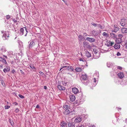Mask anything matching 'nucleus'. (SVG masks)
Returning a JSON list of instances; mask_svg holds the SVG:
<instances>
[{
	"label": "nucleus",
	"instance_id": "f257e3e1",
	"mask_svg": "<svg viewBox=\"0 0 127 127\" xmlns=\"http://www.w3.org/2000/svg\"><path fill=\"white\" fill-rule=\"evenodd\" d=\"M85 99V96L83 95L82 93H80L77 98V99L75 103L78 105H79L83 103Z\"/></svg>",
	"mask_w": 127,
	"mask_h": 127
},
{
	"label": "nucleus",
	"instance_id": "f03ea898",
	"mask_svg": "<svg viewBox=\"0 0 127 127\" xmlns=\"http://www.w3.org/2000/svg\"><path fill=\"white\" fill-rule=\"evenodd\" d=\"M70 106L65 104L63 105V113L65 115H68L69 114L70 111L69 109H70Z\"/></svg>",
	"mask_w": 127,
	"mask_h": 127
},
{
	"label": "nucleus",
	"instance_id": "7ed1b4c3",
	"mask_svg": "<svg viewBox=\"0 0 127 127\" xmlns=\"http://www.w3.org/2000/svg\"><path fill=\"white\" fill-rule=\"evenodd\" d=\"M81 79L82 80H84V82L85 85H87L89 83V81L86 74H82L81 76Z\"/></svg>",
	"mask_w": 127,
	"mask_h": 127
},
{
	"label": "nucleus",
	"instance_id": "20e7f679",
	"mask_svg": "<svg viewBox=\"0 0 127 127\" xmlns=\"http://www.w3.org/2000/svg\"><path fill=\"white\" fill-rule=\"evenodd\" d=\"M2 33L3 34L2 38L4 39L5 40L8 39V38L9 37V32L8 31H1Z\"/></svg>",
	"mask_w": 127,
	"mask_h": 127
},
{
	"label": "nucleus",
	"instance_id": "39448f33",
	"mask_svg": "<svg viewBox=\"0 0 127 127\" xmlns=\"http://www.w3.org/2000/svg\"><path fill=\"white\" fill-rule=\"evenodd\" d=\"M93 51L94 52L95 55H94V58L92 59V60L93 59V58L94 59H97L98 58L100 57V55L99 53L98 54V56H96V54H97L98 52V51L96 49H94Z\"/></svg>",
	"mask_w": 127,
	"mask_h": 127
},
{
	"label": "nucleus",
	"instance_id": "423d86ee",
	"mask_svg": "<svg viewBox=\"0 0 127 127\" xmlns=\"http://www.w3.org/2000/svg\"><path fill=\"white\" fill-rule=\"evenodd\" d=\"M28 43L29 44L28 46L29 49L32 48L35 45V43L33 40H30V41L28 42Z\"/></svg>",
	"mask_w": 127,
	"mask_h": 127
},
{
	"label": "nucleus",
	"instance_id": "0eeeda50",
	"mask_svg": "<svg viewBox=\"0 0 127 127\" xmlns=\"http://www.w3.org/2000/svg\"><path fill=\"white\" fill-rule=\"evenodd\" d=\"M83 46L85 48H90L91 46L89 44V43L86 41H84L83 42Z\"/></svg>",
	"mask_w": 127,
	"mask_h": 127
},
{
	"label": "nucleus",
	"instance_id": "6e6552de",
	"mask_svg": "<svg viewBox=\"0 0 127 127\" xmlns=\"http://www.w3.org/2000/svg\"><path fill=\"white\" fill-rule=\"evenodd\" d=\"M120 23L121 26L124 27L126 23V19L123 18L121 19Z\"/></svg>",
	"mask_w": 127,
	"mask_h": 127
},
{
	"label": "nucleus",
	"instance_id": "1a4fd4ad",
	"mask_svg": "<svg viewBox=\"0 0 127 127\" xmlns=\"http://www.w3.org/2000/svg\"><path fill=\"white\" fill-rule=\"evenodd\" d=\"M114 29L112 30V32H116L119 30L120 28L117 25H114Z\"/></svg>",
	"mask_w": 127,
	"mask_h": 127
},
{
	"label": "nucleus",
	"instance_id": "9d476101",
	"mask_svg": "<svg viewBox=\"0 0 127 127\" xmlns=\"http://www.w3.org/2000/svg\"><path fill=\"white\" fill-rule=\"evenodd\" d=\"M82 118L81 117H78L75 119L74 122L76 123H78L81 121Z\"/></svg>",
	"mask_w": 127,
	"mask_h": 127
},
{
	"label": "nucleus",
	"instance_id": "9b49d317",
	"mask_svg": "<svg viewBox=\"0 0 127 127\" xmlns=\"http://www.w3.org/2000/svg\"><path fill=\"white\" fill-rule=\"evenodd\" d=\"M114 43L113 42H111L109 40H107L106 41V45L108 47L111 46L114 44Z\"/></svg>",
	"mask_w": 127,
	"mask_h": 127
},
{
	"label": "nucleus",
	"instance_id": "f8f14e48",
	"mask_svg": "<svg viewBox=\"0 0 127 127\" xmlns=\"http://www.w3.org/2000/svg\"><path fill=\"white\" fill-rule=\"evenodd\" d=\"M85 40H87L91 42H94L95 41V39L93 38H90L88 37L86 39H85Z\"/></svg>",
	"mask_w": 127,
	"mask_h": 127
},
{
	"label": "nucleus",
	"instance_id": "ddd939ff",
	"mask_svg": "<svg viewBox=\"0 0 127 127\" xmlns=\"http://www.w3.org/2000/svg\"><path fill=\"white\" fill-rule=\"evenodd\" d=\"M120 44L118 43H116L114 46V48L116 49H120Z\"/></svg>",
	"mask_w": 127,
	"mask_h": 127
},
{
	"label": "nucleus",
	"instance_id": "4468645a",
	"mask_svg": "<svg viewBox=\"0 0 127 127\" xmlns=\"http://www.w3.org/2000/svg\"><path fill=\"white\" fill-rule=\"evenodd\" d=\"M118 75L120 79L123 78L124 76V75L123 73L121 72L119 73L118 74Z\"/></svg>",
	"mask_w": 127,
	"mask_h": 127
},
{
	"label": "nucleus",
	"instance_id": "2eb2a0df",
	"mask_svg": "<svg viewBox=\"0 0 127 127\" xmlns=\"http://www.w3.org/2000/svg\"><path fill=\"white\" fill-rule=\"evenodd\" d=\"M43 48H40V46H39V44H38V46L36 49V50L37 52H40L43 51Z\"/></svg>",
	"mask_w": 127,
	"mask_h": 127
},
{
	"label": "nucleus",
	"instance_id": "dca6fc26",
	"mask_svg": "<svg viewBox=\"0 0 127 127\" xmlns=\"http://www.w3.org/2000/svg\"><path fill=\"white\" fill-rule=\"evenodd\" d=\"M121 32L122 33H127V28L124 27L121 29Z\"/></svg>",
	"mask_w": 127,
	"mask_h": 127
},
{
	"label": "nucleus",
	"instance_id": "f3484780",
	"mask_svg": "<svg viewBox=\"0 0 127 127\" xmlns=\"http://www.w3.org/2000/svg\"><path fill=\"white\" fill-rule=\"evenodd\" d=\"M10 70V67L9 66H6L5 68H4L3 69V71L5 73L8 72H9Z\"/></svg>",
	"mask_w": 127,
	"mask_h": 127
},
{
	"label": "nucleus",
	"instance_id": "a211bd4d",
	"mask_svg": "<svg viewBox=\"0 0 127 127\" xmlns=\"http://www.w3.org/2000/svg\"><path fill=\"white\" fill-rule=\"evenodd\" d=\"M60 125L62 127H67V124L64 121H62L61 122Z\"/></svg>",
	"mask_w": 127,
	"mask_h": 127
},
{
	"label": "nucleus",
	"instance_id": "6ab92c4d",
	"mask_svg": "<svg viewBox=\"0 0 127 127\" xmlns=\"http://www.w3.org/2000/svg\"><path fill=\"white\" fill-rule=\"evenodd\" d=\"M115 41L116 43H118L120 44L122 41V38H116Z\"/></svg>",
	"mask_w": 127,
	"mask_h": 127
},
{
	"label": "nucleus",
	"instance_id": "aec40b11",
	"mask_svg": "<svg viewBox=\"0 0 127 127\" xmlns=\"http://www.w3.org/2000/svg\"><path fill=\"white\" fill-rule=\"evenodd\" d=\"M72 92L74 94H76L78 92V90L77 88H74L72 89Z\"/></svg>",
	"mask_w": 127,
	"mask_h": 127
},
{
	"label": "nucleus",
	"instance_id": "412c9836",
	"mask_svg": "<svg viewBox=\"0 0 127 127\" xmlns=\"http://www.w3.org/2000/svg\"><path fill=\"white\" fill-rule=\"evenodd\" d=\"M67 70L71 72H72L74 71V68L72 66H69L67 67Z\"/></svg>",
	"mask_w": 127,
	"mask_h": 127
},
{
	"label": "nucleus",
	"instance_id": "4be33fe9",
	"mask_svg": "<svg viewBox=\"0 0 127 127\" xmlns=\"http://www.w3.org/2000/svg\"><path fill=\"white\" fill-rule=\"evenodd\" d=\"M0 61L2 62L5 64H7L5 59L2 57H0Z\"/></svg>",
	"mask_w": 127,
	"mask_h": 127
},
{
	"label": "nucleus",
	"instance_id": "5701e85b",
	"mask_svg": "<svg viewBox=\"0 0 127 127\" xmlns=\"http://www.w3.org/2000/svg\"><path fill=\"white\" fill-rule=\"evenodd\" d=\"M24 29L23 28H21L20 29V31L19 32V34L21 36L24 33Z\"/></svg>",
	"mask_w": 127,
	"mask_h": 127
},
{
	"label": "nucleus",
	"instance_id": "b1692460",
	"mask_svg": "<svg viewBox=\"0 0 127 127\" xmlns=\"http://www.w3.org/2000/svg\"><path fill=\"white\" fill-rule=\"evenodd\" d=\"M70 100L72 102L74 101L75 100V96L74 95H70Z\"/></svg>",
	"mask_w": 127,
	"mask_h": 127
},
{
	"label": "nucleus",
	"instance_id": "393cba45",
	"mask_svg": "<svg viewBox=\"0 0 127 127\" xmlns=\"http://www.w3.org/2000/svg\"><path fill=\"white\" fill-rule=\"evenodd\" d=\"M57 87L60 90H65V87L62 86L60 85H58Z\"/></svg>",
	"mask_w": 127,
	"mask_h": 127
},
{
	"label": "nucleus",
	"instance_id": "a878e982",
	"mask_svg": "<svg viewBox=\"0 0 127 127\" xmlns=\"http://www.w3.org/2000/svg\"><path fill=\"white\" fill-rule=\"evenodd\" d=\"M68 127H75V124L74 123H69L68 124Z\"/></svg>",
	"mask_w": 127,
	"mask_h": 127
},
{
	"label": "nucleus",
	"instance_id": "bb28decb",
	"mask_svg": "<svg viewBox=\"0 0 127 127\" xmlns=\"http://www.w3.org/2000/svg\"><path fill=\"white\" fill-rule=\"evenodd\" d=\"M30 66L33 70V71H36V68L33 64H31L30 65Z\"/></svg>",
	"mask_w": 127,
	"mask_h": 127
},
{
	"label": "nucleus",
	"instance_id": "cd10ccee",
	"mask_svg": "<svg viewBox=\"0 0 127 127\" xmlns=\"http://www.w3.org/2000/svg\"><path fill=\"white\" fill-rule=\"evenodd\" d=\"M86 56L88 57H90L91 56L90 53L88 51H85Z\"/></svg>",
	"mask_w": 127,
	"mask_h": 127
},
{
	"label": "nucleus",
	"instance_id": "c85d7f7f",
	"mask_svg": "<svg viewBox=\"0 0 127 127\" xmlns=\"http://www.w3.org/2000/svg\"><path fill=\"white\" fill-rule=\"evenodd\" d=\"M0 51L2 52H5L6 51V50L4 46H2L0 49Z\"/></svg>",
	"mask_w": 127,
	"mask_h": 127
},
{
	"label": "nucleus",
	"instance_id": "c756f323",
	"mask_svg": "<svg viewBox=\"0 0 127 127\" xmlns=\"http://www.w3.org/2000/svg\"><path fill=\"white\" fill-rule=\"evenodd\" d=\"M110 35L111 37L114 39L116 38L117 37V35L114 33H111Z\"/></svg>",
	"mask_w": 127,
	"mask_h": 127
},
{
	"label": "nucleus",
	"instance_id": "7c9ffc66",
	"mask_svg": "<svg viewBox=\"0 0 127 127\" xmlns=\"http://www.w3.org/2000/svg\"><path fill=\"white\" fill-rule=\"evenodd\" d=\"M94 83L92 84V86L93 87H95L96 85L97 82H96V80L95 78H94Z\"/></svg>",
	"mask_w": 127,
	"mask_h": 127
},
{
	"label": "nucleus",
	"instance_id": "2f4dec72",
	"mask_svg": "<svg viewBox=\"0 0 127 127\" xmlns=\"http://www.w3.org/2000/svg\"><path fill=\"white\" fill-rule=\"evenodd\" d=\"M107 66L108 67L111 68L113 66V64L110 62H107Z\"/></svg>",
	"mask_w": 127,
	"mask_h": 127
},
{
	"label": "nucleus",
	"instance_id": "473e14b6",
	"mask_svg": "<svg viewBox=\"0 0 127 127\" xmlns=\"http://www.w3.org/2000/svg\"><path fill=\"white\" fill-rule=\"evenodd\" d=\"M75 70L76 72H78L81 71L82 69L80 67H77L75 68Z\"/></svg>",
	"mask_w": 127,
	"mask_h": 127
},
{
	"label": "nucleus",
	"instance_id": "72a5a7b5",
	"mask_svg": "<svg viewBox=\"0 0 127 127\" xmlns=\"http://www.w3.org/2000/svg\"><path fill=\"white\" fill-rule=\"evenodd\" d=\"M92 32L93 35L95 36H96L98 35V33L97 32L93 30Z\"/></svg>",
	"mask_w": 127,
	"mask_h": 127
},
{
	"label": "nucleus",
	"instance_id": "f704fd0d",
	"mask_svg": "<svg viewBox=\"0 0 127 127\" xmlns=\"http://www.w3.org/2000/svg\"><path fill=\"white\" fill-rule=\"evenodd\" d=\"M79 40L80 41L83 39V36L81 35H79L78 36Z\"/></svg>",
	"mask_w": 127,
	"mask_h": 127
},
{
	"label": "nucleus",
	"instance_id": "c9c22d12",
	"mask_svg": "<svg viewBox=\"0 0 127 127\" xmlns=\"http://www.w3.org/2000/svg\"><path fill=\"white\" fill-rule=\"evenodd\" d=\"M13 52L12 51H10L8 53V56L10 57V56L12 55H13Z\"/></svg>",
	"mask_w": 127,
	"mask_h": 127
},
{
	"label": "nucleus",
	"instance_id": "e433bc0d",
	"mask_svg": "<svg viewBox=\"0 0 127 127\" xmlns=\"http://www.w3.org/2000/svg\"><path fill=\"white\" fill-rule=\"evenodd\" d=\"M115 82L117 84H119V81L118 79L116 78L115 79Z\"/></svg>",
	"mask_w": 127,
	"mask_h": 127
},
{
	"label": "nucleus",
	"instance_id": "4c0bfd02",
	"mask_svg": "<svg viewBox=\"0 0 127 127\" xmlns=\"http://www.w3.org/2000/svg\"><path fill=\"white\" fill-rule=\"evenodd\" d=\"M102 35L103 36L106 37L108 36L109 35L108 34L105 32H103V33Z\"/></svg>",
	"mask_w": 127,
	"mask_h": 127
},
{
	"label": "nucleus",
	"instance_id": "58836bf2",
	"mask_svg": "<svg viewBox=\"0 0 127 127\" xmlns=\"http://www.w3.org/2000/svg\"><path fill=\"white\" fill-rule=\"evenodd\" d=\"M125 44L124 46L125 48L127 49V41H125L124 42Z\"/></svg>",
	"mask_w": 127,
	"mask_h": 127
},
{
	"label": "nucleus",
	"instance_id": "ea45409f",
	"mask_svg": "<svg viewBox=\"0 0 127 127\" xmlns=\"http://www.w3.org/2000/svg\"><path fill=\"white\" fill-rule=\"evenodd\" d=\"M9 122L10 123V124L12 126H13V125H14V123L12 121V120L11 119H10L9 120Z\"/></svg>",
	"mask_w": 127,
	"mask_h": 127
},
{
	"label": "nucleus",
	"instance_id": "a19ab883",
	"mask_svg": "<svg viewBox=\"0 0 127 127\" xmlns=\"http://www.w3.org/2000/svg\"><path fill=\"white\" fill-rule=\"evenodd\" d=\"M118 36L119 38H122L123 36V35H122V34H119L118 35Z\"/></svg>",
	"mask_w": 127,
	"mask_h": 127
},
{
	"label": "nucleus",
	"instance_id": "79ce46f5",
	"mask_svg": "<svg viewBox=\"0 0 127 127\" xmlns=\"http://www.w3.org/2000/svg\"><path fill=\"white\" fill-rule=\"evenodd\" d=\"M70 113H71V115L75 114H76L75 110H74L72 111H70Z\"/></svg>",
	"mask_w": 127,
	"mask_h": 127
},
{
	"label": "nucleus",
	"instance_id": "37998d69",
	"mask_svg": "<svg viewBox=\"0 0 127 127\" xmlns=\"http://www.w3.org/2000/svg\"><path fill=\"white\" fill-rule=\"evenodd\" d=\"M10 107L8 105H6L4 106V108L5 109H8Z\"/></svg>",
	"mask_w": 127,
	"mask_h": 127
},
{
	"label": "nucleus",
	"instance_id": "c03bdc74",
	"mask_svg": "<svg viewBox=\"0 0 127 127\" xmlns=\"http://www.w3.org/2000/svg\"><path fill=\"white\" fill-rule=\"evenodd\" d=\"M6 19L7 20H8V19H9L11 18V17L10 15H7L6 16Z\"/></svg>",
	"mask_w": 127,
	"mask_h": 127
},
{
	"label": "nucleus",
	"instance_id": "a18cd8bd",
	"mask_svg": "<svg viewBox=\"0 0 127 127\" xmlns=\"http://www.w3.org/2000/svg\"><path fill=\"white\" fill-rule=\"evenodd\" d=\"M77 127H84V125L81 124H79Z\"/></svg>",
	"mask_w": 127,
	"mask_h": 127
},
{
	"label": "nucleus",
	"instance_id": "49530a36",
	"mask_svg": "<svg viewBox=\"0 0 127 127\" xmlns=\"http://www.w3.org/2000/svg\"><path fill=\"white\" fill-rule=\"evenodd\" d=\"M18 96L19 97L22 99L24 98H25V97L24 96L20 94H19L18 95Z\"/></svg>",
	"mask_w": 127,
	"mask_h": 127
},
{
	"label": "nucleus",
	"instance_id": "de8ad7c7",
	"mask_svg": "<svg viewBox=\"0 0 127 127\" xmlns=\"http://www.w3.org/2000/svg\"><path fill=\"white\" fill-rule=\"evenodd\" d=\"M62 83L64 86H65L67 84V82H65V81L64 82V81H62Z\"/></svg>",
	"mask_w": 127,
	"mask_h": 127
},
{
	"label": "nucleus",
	"instance_id": "09e8293b",
	"mask_svg": "<svg viewBox=\"0 0 127 127\" xmlns=\"http://www.w3.org/2000/svg\"><path fill=\"white\" fill-rule=\"evenodd\" d=\"M91 24L92 25H93L95 27H96L97 25V24H96L94 23L93 22H92L91 23Z\"/></svg>",
	"mask_w": 127,
	"mask_h": 127
},
{
	"label": "nucleus",
	"instance_id": "8fccbe9b",
	"mask_svg": "<svg viewBox=\"0 0 127 127\" xmlns=\"http://www.w3.org/2000/svg\"><path fill=\"white\" fill-rule=\"evenodd\" d=\"M1 84H2V86H5V84H4V82L3 80H1Z\"/></svg>",
	"mask_w": 127,
	"mask_h": 127
},
{
	"label": "nucleus",
	"instance_id": "3c124183",
	"mask_svg": "<svg viewBox=\"0 0 127 127\" xmlns=\"http://www.w3.org/2000/svg\"><path fill=\"white\" fill-rule=\"evenodd\" d=\"M97 26L99 27H100V28L101 29H102L103 27L99 24H97Z\"/></svg>",
	"mask_w": 127,
	"mask_h": 127
},
{
	"label": "nucleus",
	"instance_id": "603ef678",
	"mask_svg": "<svg viewBox=\"0 0 127 127\" xmlns=\"http://www.w3.org/2000/svg\"><path fill=\"white\" fill-rule=\"evenodd\" d=\"M19 110L17 108L15 109V112L16 113H17L19 112Z\"/></svg>",
	"mask_w": 127,
	"mask_h": 127
},
{
	"label": "nucleus",
	"instance_id": "864d4df0",
	"mask_svg": "<svg viewBox=\"0 0 127 127\" xmlns=\"http://www.w3.org/2000/svg\"><path fill=\"white\" fill-rule=\"evenodd\" d=\"M11 72L12 73L14 74L16 72V71L15 69H13L12 70Z\"/></svg>",
	"mask_w": 127,
	"mask_h": 127
},
{
	"label": "nucleus",
	"instance_id": "5fc2aeb1",
	"mask_svg": "<svg viewBox=\"0 0 127 127\" xmlns=\"http://www.w3.org/2000/svg\"><path fill=\"white\" fill-rule=\"evenodd\" d=\"M18 43H19V44H21L20 45H21V46H23L22 43L21 41H18Z\"/></svg>",
	"mask_w": 127,
	"mask_h": 127
},
{
	"label": "nucleus",
	"instance_id": "6e6d98bb",
	"mask_svg": "<svg viewBox=\"0 0 127 127\" xmlns=\"http://www.w3.org/2000/svg\"><path fill=\"white\" fill-rule=\"evenodd\" d=\"M117 68L120 70H121L122 69V67L120 66H117Z\"/></svg>",
	"mask_w": 127,
	"mask_h": 127
},
{
	"label": "nucleus",
	"instance_id": "4d7b16f0",
	"mask_svg": "<svg viewBox=\"0 0 127 127\" xmlns=\"http://www.w3.org/2000/svg\"><path fill=\"white\" fill-rule=\"evenodd\" d=\"M13 104H14L15 105H17L18 104V103L16 102H15L13 103Z\"/></svg>",
	"mask_w": 127,
	"mask_h": 127
},
{
	"label": "nucleus",
	"instance_id": "13d9d810",
	"mask_svg": "<svg viewBox=\"0 0 127 127\" xmlns=\"http://www.w3.org/2000/svg\"><path fill=\"white\" fill-rule=\"evenodd\" d=\"M117 56H120L121 55V54L119 52H118L117 54Z\"/></svg>",
	"mask_w": 127,
	"mask_h": 127
},
{
	"label": "nucleus",
	"instance_id": "bf43d9fd",
	"mask_svg": "<svg viewBox=\"0 0 127 127\" xmlns=\"http://www.w3.org/2000/svg\"><path fill=\"white\" fill-rule=\"evenodd\" d=\"M40 107V106L38 104H37L36 107V108H39Z\"/></svg>",
	"mask_w": 127,
	"mask_h": 127
},
{
	"label": "nucleus",
	"instance_id": "052dcab7",
	"mask_svg": "<svg viewBox=\"0 0 127 127\" xmlns=\"http://www.w3.org/2000/svg\"><path fill=\"white\" fill-rule=\"evenodd\" d=\"M20 71L21 74H25L24 73V72L22 70H20Z\"/></svg>",
	"mask_w": 127,
	"mask_h": 127
},
{
	"label": "nucleus",
	"instance_id": "680f3d73",
	"mask_svg": "<svg viewBox=\"0 0 127 127\" xmlns=\"http://www.w3.org/2000/svg\"><path fill=\"white\" fill-rule=\"evenodd\" d=\"M39 73L40 74H42V75H43V74H44L43 73V72H41V71H40L39 72Z\"/></svg>",
	"mask_w": 127,
	"mask_h": 127
},
{
	"label": "nucleus",
	"instance_id": "e2e57ef3",
	"mask_svg": "<svg viewBox=\"0 0 127 127\" xmlns=\"http://www.w3.org/2000/svg\"><path fill=\"white\" fill-rule=\"evenodd\" d=\"M24 28H25V31H26V32H27V33H28V32L27 29L25 27Z\"/></svg>",
	"mask_w": 127,
	"mask_h": 127
},
{
	"label": "nucleus",
	"instance_id": "0e129e2a",
	"mask_svg": "<svg viewBox=\"0 0 127 127\" xmlns=\"http://www.w3.org/2000/svg\"><path fill=\"white\" fill-rule=\"evenodd\" d=\"M44 88L45 89H47V87H46V86H44Z\"/></svg>",
	"mask_w": 127,
	"mask_h": 127
},
{
	"label": "nucleus",
	"instance_id": "69168bd1",
	"mask_svg": "<svg viewBox=\"0 0 127 127\" xmlns=\"http://www.w3.org/2000/svg\"><path fill=\"white\" fill-rule=\"evenodd\" d=\"M84 35L85 36H86L87 35V34L86 33H84Z\"/></svg>",
	"mask_w": 127,
	"mask_h": 127
},
{
	"label": "nucleus",
	"instance_id": "338daca9",
	"mask_svg": "<svg viewBox=\"0 0 127 127\" xmlns=\"http://www.w3.org/2000/svg\"><path fill=\"white\" fill-rule=\"evenodd\" d=\"M65 3L67 1V0H62Z\"/></svg>",
	"mask_w": 127,
	"mask_h": 127
},
{
	"label": "nucleus",
	"instance_id": "774afa93",
	"mask_svg": "<svg viewBox=\"0 0 127 127\" xmlns=\"http://www.w3.org/2000/svg\"><path fill=\"white\" fill-rule=\"evenodd\" d=\"M90 127H96L95 125H93L92 126H91Z\"/></svg>",
	"mask_w": 127,
	"mask_h": 127
}]
</instances>
